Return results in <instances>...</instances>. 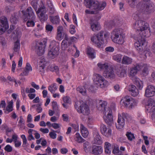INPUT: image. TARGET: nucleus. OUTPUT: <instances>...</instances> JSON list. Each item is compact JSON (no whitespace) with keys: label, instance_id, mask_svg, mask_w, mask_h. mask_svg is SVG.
<instances>
[{"label":"nucleus","instance_id":"cd10ccee","mask_svg":"<svg viewBox=\"0 0 155 155\" xmlns=\"http://www.w3.org/2000/svg\"><path fill=\"white\" fill-rule=\"evenodd\" d=\"M80 128L82 136L84 138L87 137L89 134L87 129L82 124H81Z\"/></svg>","mask_w":155,"mask_h":155},{"label":"nucleus","instance_id":"c756f323","mask_svg":"<svg viewBox=\"0 0 155 155\" xmlns=\"http://www.w3.org/2000/svg\"><path fill=\"white\" fill-rule=\"evenodd\" d=\"M104 79V78L100 74H95L94 75L93 80L95 82H97L99 84Z\"/></svg>","mask_w":155,"mask_h":155},{"label":"nucleus","instance_id":"393cba45","mask_svg":"<svg viewBox=\"0 0 155 155\" xmlns=\"http://www.w3.org/2000/svg\"><path fill=\"white\" fill-rule=\"evenodd\" d=\"M50 20L51 22L54 25H59L60 20L58 15L55 16H50L49 17Z\"/></svg>","mask_w":155,"mask_h":155},{"label":"nucleus","instance_id":"423d86ee","mask_svg":"<svg viewBox=\"0 0 155 155\" xmlns=\"http://www.w3.org/2000/svg\"><path fill=\"white\" fill-rule=\"evenodd\" d=\"M118 116L117 124L116 125V127L118 129H121L124 127L125 125V119L128 121L131 119L130 116L126 113H122L121 115L118 114Z\"/></svg>","mask_w":155,"mask_h":155},{"label":"nucleus","instance_id":"3c124183","mask_svg":"<svg viewBox=\"0 0 155 155\" xmlns=\"http://www.w3.org/2000/svg\"><path fill=\"white\" fill-rule=\"evenodd\" d=\"M126 135L128 139L130 140H132L133 138H134V134L130 132H127L126 134Z\"/></svg>","mask_w":155,"mask_h":155},{"label":"nucleus","instance_id":"412c9836","mask_svg":"<svg viewBox=\"0 0 155 155\" xmlns=\"http://www.w3.org/2000/svg\"><path fill=\"white\" fill-rule=\"evenodd\" d=\"M132 80L134 84L137 86L138 89L141 90L143 87V81H141L139 78L136 77L133 78Z\"/></svg>","mask_w":155,"mask_h":155},{"label":"nucleus","instance_id":"bb28decb","mask_svg":"<svg viewBox=\"0 0 155 155\" xmlns=\"http://www.w3.org/2000/svg\"><path fill=\"white\" fill-rule=\"evenodd\" d=\"M32 70V68L30 64L28 63H27L26 64L25 69L24 70V71L21 73V75L27 76L28 75L29 72L31 71Z\"/></svg>","mask_w":155,"mask_h":155},{"label":"nucleus","instance_id":"f704fd0d","mask_svg":"<svg viewBox=\"0 0 155 155\" xmlns=\"http://www.w3.org/2000/svg\"><path fill=\"white\" fill-rule=\"evenodd\" d=\"M111 147V144L110 143L106 142L105 143V152L106 153L109 154L111 152L110 148Z\"/></svg>","mask_w":155,"mask_h":155},{"label":"nucleus","instance_id":"ddd939ff","mask_svg":"<svg viewBox=\"0 0 155 155\" xmlns=\"http://www.w3.org/2000/svg\"><path fill=\"white\" fill-rule=\"evenodd\" d=\"M103 76L106 78L110 79H114L115 78V74L112 68H108L105 70L103 73Z\"/></svg>","mask_w":155,"mask_h":155},{"label":"nucleus","instance_id":"de8ad7c7","mask_svg":"<svg viewBox=\"0 0 155 155\" xmlns=\"http://www.w3.org/2000/svg\"><path fill=\"white\" fill-rule=\"evenodd\" d=\"M35 19H28L26 23V25L28 27H33L34 26L35 23L34 22Z\"/></svg>","mask_w":155,"mask_h":155},{"label":"nucleus","instance_id":"09e8293b","mask_svg":"<svg viewBox=\"0 0 155 155\" xmlns=\"http://www.w3.org/2000/svg\"><path fill=\"white\" fill-rule=\"evenodd\" d=\"M130 6L131 7L134 8L137 2V0H126Z\"/></svg>","mask_w":155,"mask_h":155},{"label":"nucleus","instance_id":"6ab92c4d","mask_svg":"<svg viewBox=\"0 0 155 155\" xmlns=\"http://www.w3.org/2000/svg\"><path fill=\"white\" fill-rule=\"evenodd\" d=\"M128 91L131 95L134 97L137 96L139 91L136 87L133 85H130L128 87Z\"/></svg>","mask_w":155,"mask_h":155},{"label":"nucleus","instance_id":"49530a36","mask_svg":"<svg viewBox=\"0 0 155 155\" xmlns=\"http://www.w3.org/2000/svg\"><path fill=\"white\" fill-rule=\"evenodd\" d=\"M142 63H136L134 65L133 67L138 71L142 69Z\"/></svg>","mask_w":155,"mask_h":155},{"label":"nucleus","instance_id":"7c9ffc66","mask_svg":"<svg viewBox=\"0 0 155 155\" xmlns=\"http://www.w3.org/2000/svg\"><path fill=\"white\" fill-rule=\"evenodd\" d=\"M76 141L78 143H82L85 142V140L83 139L78 133H77L75 135Z\"/></svg>","mask_w":155,"mask_h":155},{"label":"nucleus","instance_id":"aec40b11","mask_svg":"<svg viewBox=\"0 0 155 155\" xmlns=\"http://www.w3.org/2000/svg\"><path fill=\"white\" fill-rule=\"evenodd\" d=\"M40 3V5L39 7L38 10L36 11L38 15V14H46L47 12L46 8L43 4L42 1H41Z\"/></svg>","mask_w":155,"mask_h":155},{"label":"nucleus","instance_id":"603ef678","mask_svg":"<svg viewBox=\"0 0 155 155\" xmlns=\"http://www.w3.org/2000/svg\"><path fill=\"white\" fill-rule=\"evenodd\" d=\"M14 9V7L11 6H6L5 9V12L7 13H9L13 11Z\"/></svg>","mask_w":155,"mask_h":155},{"label":"nucleus","instance_id":"473e14b6","mask_svg":"<svg viewBox=\"0 0 155 155\" xmlns=\"http://www.w3.org/2000/svg\"><path fill=\"white\" fill-rule=\"evenodd\" d=\"M97 65L98 67L101 70H106L107 69L109 68L108 64L107 63H103L101 62L98 63Z\"/></svg>","mask_w":155,"mask_h":155},{"label":"nucleus","instance_id":"1a4fd4ad","mask_svg":"<svg viewBox=\"0 0 155 155\" xmlns=\"http://www.w3.org/2000/svg\"><path fill=\"white\" fill-rule=\"evenodd\" d=\"M8 27L7 18L4 16L1 17L0 19V35L2 34Z\"/></svg>","mask_w":155,"mask_h":155},{"label":"nucleus","instance_id":"a878e982","mask_svg":"<svg viewBox=\"0 0 155 155\" xmlns=\"http://www.w3.org/2000/svg\"><path fill=\"white\" fill-rule=\"evenodd\" d=\"M132 59L127 56H124L122 58L121 61L122 64L125 65H129L132 62Z\"/></svg>","mask_w":155,"mask_h":155},{"label":"nucleus","instance_id":"4be33fe9","mask_svg":"<svg viewBox=\"0 0 155 155\" xmlns=\"http://www.w3.org/2000/svg\"><path fill=\"white\" fill-rule=\"evenodd\" d=\"M122 31L120 28H117L114 29L111 33V38H115L119 35H123Z\"/></svg>","mask_w":155,"mask_h":155},{"label":"nucleus","instance_id":"dca6fc26","mask_svg":"<svg viewBox=\"0 0 155 155\" xmlns=\"http://www.w3.org/2000/svg\"><path fill=\"white\" fill-rule=\"evenodd\" d=\"M107 104V103L106 101L100 100L98 106H97L98 110L100 111H103L104 113L105 112L108 111V109H110L109 108L106 107Z\"/></svg>","mask_w":155,"mask_h":155},{"label":"nucleus","instance_id":"5701e85b","mask_svg":"<svg viewBox=\"0 0 155 155\" xmlns=\"http://www.w3.org/2000/svg\"><path fill=\"white\" fill-rule=\"evenodd\" d=\"M102 151V148L101 146H94L92 147V152L95 155L101 154Z\"/></svg>","mask_w":155,"mask_h":155},{"label":"nucleus","instance_id":"ea45409f","mask_svg":"<svg viewBox=\"0 0 155 155\" xmlns=\"http://www.w3.org/2000/svg\"><path fill=\"white\" fill-rule=\"evenodd\" d=\"M20 41L18 40L14 43L13 50L15 52H18L20 48Z\"/></svg>","mask_w":155,"mask_h":155},{"label":"nucleus","instance_id":"7ed1b4c3","mask_svg":"<svg viewBox=\"0 0 155 155\" xmlns=\"http://www.w3.org/2000/svg\"><path fill=\"white\" fill-rule=\"evenodd\" d=\"M104 38L108 36L107 33H104V31H101L96 35H94L91 38V40L98 48H102L105 41Z\"/></svg>","mask_w":155,"mask_h":155},{"label":"nucleus","instance_id":"0e129e2a","mask_svg":"<svg viewBox=\"0 0 155 155\" xmlns=\"http://www.w3.org/2000/svg\"><path fill=\"white\" fill-rule=\"evenodd\" d=\"M46 5L48 8L53 6V4L51 0H47L46 1Z\"/></svg>","mask_w":155,"mask_h":155},{"label":"nucleus","instance_id":"f257e3e1","mask_svg":"<svg viewBox=\"0 0 155 155\" xmlns=\"http://www.w3.org/2000/svg\"><path fill=\"white\" fill-rule=\"evenodd\" d=\"M137 11L136 14H135L134 18L137 20L134 25V28L137 31H143L141 26L142 25L145 24V21L142 20H139L141 16L139 14H150L153 13L155 11V6L154 4L150 0H143L140 2L137 5Z\"/></svg>","mask_w":155,"mask_h":155},{"label":"nucleus","instance_id":"4468645a","mask_svg":"<svg viewBox=\"0 0 155 155\" xmlns=\"http://www.w3.org/2000/svg\"><path fill=\"white\" fill-rule=\"evenodd\" d=\"M87 7L91 9L97 10L100 2L97 0H89L87 2Z\"/></svg>","mask_w":155,"mask_h":155},{"label":"nucleus","instance_id":"f03ea898","mask_svg":"<svg viewBox=\"0 0 155 155\" xmlns=\"http://www.w3.org/2000/svg\"><path fill=\"white\" fill-rule=\"evenodd\" d=\"M149 24L145 22V24L142 25L141 26L143 28V31L139 33V35L138 37L137 41L135 43L134 46L137 50L141 51L144 50L145 45H146V42L145 39V37H147L145 33L143 34L149 28Z\"/></svg>","mask_w":155,"mask_h":155},{"label":"nucleus","instance_id":"e433bc0d","mask_svg":"<svg viewBox=\"0 0 155 155\" xmlns=\"http://www.w3.org/2000/svg\"><path fill=\"white\" fill-rule=\"evenodd\" d=\"M94 51L92 48L89 47L87 48V53L89 57L92 58H94L95 56L94 55Z\"/></svg>","mask_w":155,"mask_h":155},{"label":"nucleus","instance_id":"a19ab883","mask_svg":"<svg viewBox=\"0 0 155 155\" xmlns=\"http://www.w3.org/2000/svg\"><path fill=\"white\" fill-rule=\"evenodd\" d=\"M38 16L41 22H44L46 21L48 19V15L46 14H38Z\"/></svg>","mask_w":155,"mask_h":155},{"label":"nucleus","instance_id":"680f3d73","mask_svg":"<svg viewBox=\"0 0 155 155\" xmlns=\"http://www.w3.org/2000/svg\"><path fill=\"white\" fill-rule=\"evenodd\" d=\"M53 27V26L49 24H47L45 26L46 30L48 31H52Z\"/></svg>","mask_w":155,"mask_h":155},{"label":"nucleus","instance_id":"864d4df0","mask_svg":"<svg viewBox=\"0 0 155 155\" xmlns=\"http://www.w3.org/2000/svg\"><path fill=\"white\" fill-rule=\"evenodd\" d=\"M31 4L35 10L36 11L37 10L38 8V3L35 0L32 1L31 2Z\"/></svg>","mask_w":155,"mask_h":155},{"label":"nucleus","instance_id":"a18cd8bd","mask_svg":"<svg viewBox=\"0 0 155 155\" xmlns=\"http://www.w3.org/2000/svg\"><path fill=\"white\" fill-rule=\"evenodd\" d=\"M98 11L104 9L106 6V3L105 2H100V5H98Z\"/></svg>","mask_w":155,"mask_h":155},{"label":"nucleus","instance_id":"0eeeda50","mask_svg":"<svg viewBox=\"0 0 155 155\" xmlns=\"http://www.w3.org/2000/svg\"><path fill=\"white\" fill-rule=\"evenodd\" d=\"M120 102L124 104L125 107L129 109H132L136 105L135 100L130 96H126L123 98Z\"/></svg>","mask_w":155,"mask_h":155},{"label":"nucleus","instance_id":"4c0bfd02","mask_svg":"<svg viewBox=\"0 0 155 155\" xmlns=\"http://www.w3.org/2000/svg\"><path fill=\"white\" fill-rule=\"evenodd\" d=\"M122 55L120 54H114L112 56L113 59L117 62H120L121 60Z\"/></svg>","mask_w":155,"mask_h":155},{"label":"nucleus","instance_id":"a211bd4d","mask_svg":"<svg viewBox=\"0 0 155 155\" xmlns=\"http://www.w3.org/2000/svg\"><path fill=\"white\" fill-rule=\"evenodd\" d=\"M146 106L148 110L152 112H155V101L153 99L149 98Z\"/></svg>","mask_w":155,"mask_h":155},{"label":"nucleus","instance_id":"20e7f679","mask_svg":"<svg viewBox=\"0 0 155 155\" xmlns=\"http://www.w3.org/2000/svg\"><path fill=\"white\" fill-rule=\"evenodd\" d=\"M75 107L78 112L84 115H87L90 112L89 108L88 105L82 101L75 102Z\"/></svg>","mask_w":155,"mask_h":155},{"label":"nucleus","instance_id":"2f4dec72","mask_svg":"<svg viewBox=\"0 0 155 155\" xmlns=\"http://www.w3.org/2000/svg\"><path fill=\"white\" fill-rule=\"evenodd\" d=\"M91 28L93 31H96L100 29V25L97 23H93L91 24Z\"/></svg>","mask_w":155,"mask_h":155},{"label":"nucleus","instance_id":"2eb2a0df","mask_svg":"<svg viewBox=\"0 0 155 155\" xmlns=\"http://www.w3.org/2000/svg\"><path fill=\"white\" fill-rule=\"evenodd\" d=\"M100 129L102 134L105 136L108 137L111 134V130L107 128L106 126L104 124H101V125Z\"/></svg>","mask_w":155,"mask_h":155},{"label":"nucleus","instance_id":"37998d69","mask_svg":"<svg viewBox=\"0 0 155 155\" xmlns=\"http://www.w3.org/2000/svg\"><path fill=\"white\" fill-rule=\"evenodd\" d=\"M117 74L119 77L121 78L125 77L127 75L126 70L125 69H122L119 72H118Z\"/></svg>","mask_w":155,"mask_h":155},{"label":"nucleus","instance_id":"79ce46f5","mask_svg":"<svg viewBox=\"0 0 155 155\" xmlns=\"http://www.w3.org/2000/svg\"><path fill=\"white\" fill-rule=\"evenodd\" d=\"M13 102L12 100L8 103V105L7 106L6 110L9 113L13 110Z\"/></svg>","mask_w":155,"mask_h":155},{"label":"nucleus","instance_id":"6e6552de","mask_svg":"<svg viewBox=\"0 0 155 155\" xmlns=\"http://www.w3.org/2000/svg\"><path fill=\"white\" fill-rule=\"evenodd\" d=\"M23 14V18L25 21H27L28 19H35V16L32 8L31 7H29L26 11H22L21 12Z\"/></svg>","mask_w":155,"mask_h":155},{"label":"nucleus","instance_id":"bf43d9fd","mask_svg":"<svg viewBox=\"0 0 155 155\" xmlns=\"http://www.w3.org/2000/svg\"><path fill=\"white\" fill-rule=\"evenodd\" d=\"M63 99L64 102L66 103H70L71 101L70 97L68 96H67L64 97Z\"/></svg>","mask_w":155,"mask_h":155},{"label":"nucleus","instance_id":"f3484780","mask_svg":"<svg viewBox=\"0 0 155 155\" xmlns=\"http://www.w3.org/2000/svg\"><path fill=\"white\" fill-rule=\"evenodd\" d=\"M93 137H94V143L97 145H101L103 143L101 138L97 131L95 130L94 131Z\"/></svg>","mask_w":155,"mask_h":155},{"label":"nucleus","instance_id":"69168bd1","mask_svg":"<svg viewBox=\"0 0 155 155\" xmlns=\"http://www.w3.org/2000/svg\"><path fill=\"white\" fill-rule=\"evenodd\" d=\"M115 22L113 20H111L109 21L108 24V26L110 28H112L116 25Z\"/></svg>","mask_w":155,"mask_h":155},{"label":"nucleus","instance_id":"c9c22d12","mask_svg":"<svg viewBox=\"0 0 155 155\" xmlns=\"http://www.w3.org/2000/svg\"><path fill=\"white\" fill-rule=\"evenodd\" d=\"M10 21L12 23L16 24L17 23L18 19L17 13H15L12 15L10 18Z\"/></svg>","mask_w":155,"mask_h":155},{"label":"nucleus","instance_id":"c03bdc74","mask_svg":"<svg viewBox=\"0 0 155 155\" xmlns=\"http://www.w3.org/2000/svg\"><path fill=\"white\" fill-rule=\"evenodd\" d=\"M99 84L101 88H104L107 87L109 84L108 82L104 78L103 80L101 81Z\"/></svg>","mask_w":155,"mask_h":155},{"label":"nucleus","instance_id":"052dcab7","mask_svg":"<svg viewBox=\"0 0 155 155\" xmlns=\"http://www.w3.org/2000/svg\"><path fill=\"white\" fill-rule=\"evenodd\" d=\"M35 92V89L33 88H30V89L28 87H27L26 89V92L27 93L31 94V93H34Z\"/></svg>","mask_w":155,"mask_h":155},{"label":"nucleus","instance_id":"5fc2aeb1","mask_svg":"<svg viewBox=\"0 0 155 155\" xmlns=\"http://www.w3.org/2000/svg\"><path fill=\"white\" fill-rule=\"evenodd\" d=\"M138 71L133 67L130 69V74L131 76H135Z\"/></svg>","mask_w":155,"mask_h":155},{"label":"nucleus","instance_id":"13d9d810","mask_svg":"<svg viewBox=\"0 0 155 155\" xmlns=\"http://www.w3.org/2000/svg\"><path fill=\"white\" fill-rule=\"evenodd\" d=\"M52 108L54 111H57L58 110V107L57 103L56 101H53L52 102Z\"/></svg>","mask_w":155,"mask_h":155},{"label":"nucleus","instance_id":"9b49d317","mask_svg":"<svg viewBox=\"0 0 155 155\" xmlns=\"http://www.w3.org/2000/svg\"><path fill=\"white\" fill-rule=\"evenodd\" d=\"M155 95V86L152 85L147 86L145 90L144 95L149 97Z\"/></svg>","mask_w":155,"mask_h":155},{"label":"nucleus","instance_id":"c85d7f7f","mask_svg":"<svg viewBox=\"0 0 155 155\" xmlns=\"http://www.w3.org/2000/svg\"><path fill=\"white\" fill-rule=\"evenodd\" d=\"M86 87V84H85L83 86H80L77 88V90L83 95H85L86 93V89L87 88Z\"/></svg>","mask_w":155,"mask_h":155},{"label":"nucleus","instance_id":"4d7b16f0","mask_svg":"<svg viewBox=\"0 0 155 155\" xmlns=\"http://www.w3.org/2000/svg\"><path fill=\"white\" fill-rule=\"evenodd\" d=\"M48 14L50 15H52L54 14L55 10L54 6L48 8Z\"/></svg>","mask_w":155,"mask_h":155},{"label":"nucleus","instance_id":"e2e57ef3","mask_svg":"<svg viewBox=\"0 0 155 155\" xmlns=\"http://www.w3.org/2000/svg\"><path fill=\"white\" fill-rule=\"evenodd\" d=\"M120 152L119 147L115 146L113 150L112 153L114 154H117Z\"/></svg>","mask_w":155,"mask_h":155},{"label":"nucleus","instance_id":"774afa93","mask_svg":"<svg viewBox=\"0 0 155 155\" xmlns=\"http://www.w3.org/2000/svg\"><path fill=\"white\" fill-rule=\"evenodd\" d=\"M44 66L41 65L39 66L38 70L40 74L42 75L44 74Z\"/></svg>","mask_w":155,"mask_h":155},{"label":"nucleus","instance_id":"72a5a7b5","mask_svg":"<svg viewBox=\"0 0 155 155\" xmlns=\"http://www.w3.org/2000/svg\"><path fill=\"white\" fill-rule=\"evenodd\" d=\"M57 88L56 84L54 83L49 86L48 90L52 94H54L57 90Z\"/></svg>","mask_w":155,"mask_h":155},{"label":"nucleus","instance_id":"338daca9","mask_svg":"<svg viewBox=\"0 0 155 155\" xmlns=\"http://www.w3.org/2000/svg\"><path fill=\"white\" fill-rule=\"evenodd\" d=\"M50 137L52 139H54L56 137V134L53 132H51L49 134Z\"/></svg>","mask_w":155,"mask_h":155},{"label":"nucleus","instance_id":"8fccbe9b","mask_svg":"<svg viewBox=\"0 0 155 155\" xmlns=\"http://www.w3.org/2000/svg\"><path fill=\"white\" fill-rule=\"evenodd\" d=\"M67 41L65 40H63L61 43V48L63 50H65L67 48L68 44Z\"/></svg>","mask_w":155,"mask_h":155},{"label":"nucleus","instance_id":"58836bf2","mask_svg":"<svg viewBox=\"0 0 155 155\" xmlns=\"http://www.w3.org/2000/svg\"><path fill=\"white\" fill-rule=\"evenodd\" d=\"M142 73L144 75L148 74V69L147 64H143L142 67Z\"/></svg>","mask_w":155,"mask_h":155},{"label":"nucleus","instance_id":"b1692460","mask_svg":"<svg viewBox=\"0 0 155 155\" xmlns=\"http://www.w3.org/2000/svg\"><path fill=\"white\" fill-rule=\"evenodd\" d=\"M113 41L115 43L118 44L122 45L124 41V37L123 35H119V37L117 36L115 38H111Z\"/></svg>","mask_w":155,"mask_h":155},{"label":"nucleus","instance_id":"9d476101","mask_svg":"<svg viewBox=\"0 0 155 155\" xmlns=\"http://www.w3.org/2000/svg\"><path fill=\"white\" fill-rule=\"evenodd\" d=\"M104 114L105 115L103 116V118L105 122L109 125H111L113 122L111 110V109H108V111L105 112Z\"/></svg>","mask_w":155,"mask_h":155},{"label":"nucleus","instance_id":"39448f33","mask_svg":"<svg viewBox=\"0 0 155 155\" xmlns=\"http://www.w3.org/2000/svg\"><path fill=\"white\" fill-rule=\"evenodd\" d=\"M47 42V40L45 38L43 39L40 42H35L33 48L38 55H42L44 54Z\"/></svg>","mask_w":155,"mask_h":155},{"label":"nucleus","instance_id":"f8f14e48","mask_svg":"<svg viewBox=\"0 0 155 155\" xmlns=\"http://www.w3.org/2000/svg\"><path fill=\"white\" fill-rule=\"evenodd\" d=\"M50 49L48 51V56L52 58H56L59 54V48L56 46H53L52 48H50Z\"/></svg>","mask_w":155,"mask_h":155},{"label":"nucleus","instance_id":"6e6d98bb","mask_svg":"<svg viewBox=\"0 0 155 155\" xmlns=\"http://www.w3.org/2000/svg\"><path fill=\"white\" fill-rule=\"evenodd\" d=\"M4 149L7 152H10L12 151V148L10 145H7L5 147Z\"/></svg>","mask_w":155,"mask_h":155}]
</instances>
